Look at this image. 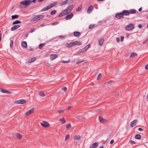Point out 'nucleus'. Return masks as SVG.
I'll list each match as a JSON object with an SVG mask.
<instances>
[{"label": "nucleus", "mask_w": 148, "mask_h": 148, "mask_svg": "<svg viewBox=\"0 0 148 148\" xmlns=\"http://www.w3.org/2000/svg\"><path fill=\"white\" fill-rule=\"evenodd\" d=\"M32 3L31 0H25L21 1L19 4V8H24L28 7Z\"/></svg>", "instance_id": "obj_1"}, {"label": "nucleus", "mask_w": 148, "mask_h": 148, "mask_svg": "<svg viewBox=\"0 0 148 148\" xmlns=\"http://www.w3.org/2000/svg\"><path fill=\"white\" fill-rule=\"evenodd\" d=\"M94 9L92 5H91L89 6L87 10V13H90Z\"/></svg>", "instance_id": "obj_14"}, {"label": "nucleus", "mask_w": 148, "mask_h": 148, "mask_svg": "<svg viewBox=\"0 0 148 148\" xmlns=\"http://www.w3.org/2000/svg\"><path fill=\"white\" fill-rule=\"evenodd\" d=\"M114 142V140H112L110 141V144H112Z\"/></svg>", "instance_id": "obj_57"}, {"label": "nucleus", "mask_w": 148, "mask_h": 148, "mask_svg": "<svg viewBox=\"0 0 148 148\" xmlns=\"http://www.w3.org/2000/svg\"><path fill=\"white\" fill-rule=\"evenodd\" d=\"M66 47L68 48H70L73 46H74V45L73 44V42H71L70 43H67L66 44Z\"/></svg>", "instance_id": "obj_20"}, {"label": "nucleus", "mask_w": 148, "mask_h": 148, "mask_svg": "<svg viewBox=\"0 0 148 148\" xmlns=\"http://www.w3.org/2000/svg\"><path fill=\"white\" fill-rule=\"evenodd\" d=\"M138 130L140 131H143V130L141 128H139L138 129Z\"/></svg>", "instance_id": "obj_58"}, {"label": "nucleus", "mask_w": 148, "mask_h": 148, "mask_svg": "<svg viewBox=\"0 0 148 148\" xmlns=\"http://www.w3.org/2000/svg\"><path fill=\"white\" fill-rule=\"evenodd\" d=\"M45 25V24L42 23L41 24L40 26L41 27H42L44 26Z\"/></svg>", "instance_id": "obj_61"}, {"label": "nucleus", "mask_w": 148, "mask_h": 148, "mask_svg": "<svg viewBox=\"0 0 148 148\" xmlns=\"http://www.w3.org/2000/svg\"><path fill=\"white\" fill-rule=\"evenodd\" d=\"M58 56L57 54H51L50 55V58L51 60H53L56 58Z\"/></svg>", "instance_id": "obj_17"}, {"label": "nucleus", "mask_w": 148, "mask_h": 148, "mask_svg": "<svg viewBox=\"0 0 148 148\" xmlns=\"http://www.w3.org/2000/svg\"><path fill=\"white\" fill-rule=\"evenodd\" d=\"M64 112V110H58L57 112L59 114H62Z\"/></svg>", "instance_id": "obj_41"}, {"label": "nucleus", "mask_w": 148, "mask_h": 148, "mask_svg": "<svg viewBox=\"0 0 148 148\" xmlns=\"http://www.w3.org/2000/svg\"><path fill=\"white\" fill-rule=\"evenodd\" d=\"M129 14H134L136 13V10L135 9H130L129 11Z\"/></svg>", "instance_id": "obj_23"}, {"label": "nucleus", "mask_w": 148, "mask_h": 148, "mask_svg": "<svg viewBox=\"0 0 148 148\" xmlns=\"http://www.w3.org/2000/svg\"><path fill=\"white\" fill-rule=\"evenodd\" d=\"M44 17V16L43 15H38L35 17H34V18L32 19L31 20V21H36V20H39L40 19L42 18H43Z\"/></svg>", "instance_id": "obj_4"}, {"label": "nucleus", "mask_w": 148, "mask_h": 148, "mask_svg": "<svg viewBox=\"0 0 148 148\" xmlns=\"http://www.w3.org/2000/svg\"><path fill=\"white\" fill-rule=\"evenodd\" d=\"M99 119L100 122L101 123H103V121L104 119L101 116H99Z\"/></svg>", "instance_id": "obj_30"}, {"label": "nucleus", "mask_w": 148, "mask_h": 148, "mask_svg": "<svg viewBox=\"0 0 148 148\" xmlns=\"http://www.w3.org/2000/svg\"><path fill=\"white\" fill-rule=\"evenodd\" d=\"M138 121L137 120H134L133 121H132L130 124V126L131 127H133L135 126L138 123Z\"/></svg>", "instance_id": "obj_10"}, {"label": "nucleus", "mask_w": 148, "mask_h": 148, "mask_svg": "<svg viewBox=\"0 0 148 148\" xmlns=\"http://www.w3.org/2000/svg\"><path fill=\"white\" fill-rule=\"evenodd\" d=\"M138 27L139 28H141L142 27V25L141 24H139L138 25Z\"/></svg>", "instance_id": "obj_56"}, {"label": "nucleus", "mask_w": 148, "mask_h": 148, "mask_svg": "<svg viewBox=\"0 0 148 148\" xmlns=\"http://www.w3.org/2000/svg\"><path fill=\"white\" fill-rule=\"evenodd\" d=\"M115 17L118 19L122 18L124 17L122 12L116 13L115 14Z\"/></svg>", "instance_id": "obj_7"}, {"label": "nucleus", "mask_w": 148, "mask_h": 148, "mask_svg": "<svg viewBox=\"0 0 148 148\" xmlns=\"http://www.w3.org/2000/svg\"><path fill=\"white\" fill-rule=\"evenodd\" d=\"M40 125L45 128H48L50 126V124L47 121H43L40 123Z\"/></svg>", "instance_id": "obj_3"}, {"label": "nucleus", "mask_w": 148, "mask_h": 148, "mask_svg": "<svg viewBox=\"0 0 148 148\" xmlns=\"http://www.w3.org/2000/svg\"><path fill=\"white\" fill-rule=\"evenodd\" d=\"M148 40L147 39L145 40L143 42H142L144 44L145 43H146V42L148 41Z\"/></svg>", "instance_id": "obj_55"}, {"label": "nucleus", "mask_w": 148, "mask_h": 148, "mask_svg": "<svg viewBox=\"0 0 148 148\" xmlns=\"http://www.w3.org/2000/svg\"><path fill=\"white\" fill-rule=\"evenodd\" d=\"M137 56V54L136 53L133 52L131 53L130 57L131 58H133L134 57Z\"/></svg>", "instance_id": "obj_28"}, {"label": "nucleus", "mask_w": 148, "mask_h": 148, "mask_svg": "<svg viewBox=\"0 0 148 148\" xmlns=\"http://www.w3.org/2000/svg\"><path fill=\"white\" fill-rule=\"evenodd\" d=\"M73 16V14L72 13H71L69 15H67L65 17V19L66 20H68L71 18Z\"/></svg>", "instance_id": "obj_15"}, {"label": "nucleus", "mask_w": 148, "mask_h": 148, "mask_svg": "<svg viewBox=\"0 0 148 148\" xmlns=\"http://www.w3.org/2000/svg\"><path fill=\"white\" fill-rule=\"evenodd\" d=\"M45 45V44L44 43H42L40 44L39 45V48L40 49H42L43 47Z\"/></svg>", "instance_id": "obj_39"}, {"label": "nucleus", "mask_w": 148, "mask_h": 148, "mask_svg": "<svg viewBox=\"0 0 148 148\" xmlns=\"http://www.w3.org/2000/svg\"><path fill=\"white\" fill-rule=\"evenodd\" d=\"M70 61V60H68V61H62V62H64V63H69V62Z\"/></svg>", "instance_id": "obj_50"}, {"label": "nucleus", "mask_w": 148, "mask_h": 148, "mask_svg": "<svg viewBox=\"0 0 148 148\" xmlns=\"http://www.w3.org/2000/svg\"><path fill=\"white\" fill-rule=\"evenodd\" d=\"M99 143L96 142L92 144L90 147V148H96L99 145Z\"/></svg>", "instance_id": "obj_11"}, {"label": "nucleus", "mask_w": 148, "mask_h": 148, "mask_svg": "<svg viewBox=\"0 0 148 148\" xmlns=\"http://www.w3.org/2000/svg\"><path fill=\"white\" fill-rule=\"evenodd\" d=\"M69 138V134H67L65 137V140L66 141Z\"/></svg>", "instance_id": "obj_40"}, {"label": "nucleus", "mask_w": 148, "mask_h": 148, "mask_svg": "<svg viewBox=\"0 0 148 148\" xmlns=\"http://www.w3.org/2000/svg\"><path fill=\"white\" fill-rule=\"evenodd\" d=\"M36 57L32 58L27 61V62L28 63H31L34 61L36 60Z\"/></svg>", "instance_id": "obj_21"}, {"label": "nucleus", "mask_w": 148, "mask_h": 148, "mask_svg": "<svg viewBox=\"0 0 148 148\" xmlns=\"http://www.w3.org/2000/svg\"><path fill=\"white\" fill-rule=\"evenodd\" d=\"M58 23H59L58 22H56L53 23L52 25H55L58 24Z\"/></svg>", "instance_id": "obj_53"}, {"label": "nucleus", "mask_w": 148, "mask_h": 148, "mask_svg": "<svg viewBox=\"0 0 148 148\" xmlns=\"http://www.w3.org/2000/svg\"><path fill=\"white\" fill-rule=\"evenodd\" d=\"M21 23V21L18 20H16L15 21L13 22L12 23V24L13 25H14L16 24H17L18 23Z\"/></svg>", "instance_id": "obj_34"}, {"label": "nucleus", "mask_w": 148, "mask_h": 148, "mask_svg": "<svg viewBox=\"0 0 148 148\" xmlns=\"http://www.w3.org/2000/svg\"><path fill=\"white\" fill-rule=\"evenodd\" d=\"M134 28V25L132 23H130L129 25L126 26L125 29L127 30H131Z\"/></svg>", "instance_id": "obj_6"}, {"label": "nucleus", "mask_w": 148, "mask_h": 148, "mask_svg": "<svg viewBox=\"0 0 148 148\" xmlns=\"http://www.w3.org/2000/svg\"><path fill=\"white\" fill-rule=\"evenodd\" d=\"M20 25H15L11 28V29L12 31L18 29L20 27Z\"/></svg>", "instance_id": "obj_19"}, {"label": "nucleus", "mask_w": 148, "mask_h": 148, "mask_svg": "<svg viewBox=\"0 0 148 148\" xmlns=\"http://www.w3.org/2000/svg\"><path fill=\"white\" fill-rule=\"evenodd\" d=\"M104 40L103 38H101L100 40H99V44L100 45H102L103 43Z\"/></svg>", "instance_id": "obj_22"}, {"label": "nucleus", "mask_w": 148, "mask_h": 148, "mask_svg": "<svg viewBox=\"0 0 148 148\" xmlns=\"http://www.w3.org/2000/svg\"><path fill=\"white\" fill-rule=\"evenodd\" d=\"M60 38H64V37L63 36H60Z\"/></svg>", "instance_id": "obj_64"}, {"label": "nucleus", "mask_w": 148, "mask_h": 148, "mask_svg": "<svg viewBox=\"0 0 148 148\" xmlns=\"http://www.w3.org/2000/svg\"><path fill=\"white\" fill-rule=\"evenodd\" d=\"M64 14L63 13V12H62V13H61L59 15V16H58V17H61L62 16H64Z\"/></svg>", "instance_id": "obj_45"}, {"label": "nucleus", "mask_w": 148, "mask_h": 148, "mask_svg": "<svg viewBox=\"0 0 148 148\" xmlns=\"http://www.w3.org/2000/svg\"><path fill=\"white\" fill-rule=\"evenodd\" d=\"M74 46L81 45L82 43L80 41H75L73 42Z\"/></svg>", "instance_id": "obj_18"}, {"label": "nucleus", "mask_w": 148, "mask_h": 148, "mask_svg": "<svg viewBox=\"0 0 148 148\" xmlns=\"http://www.w3.org/2000/svg\"><path fill=\"white\" fill-rule=\"evenodd\" d=\"M59 121L62 124H64L66 123V119L63 117H62L60 118L59 119Z\"/></svg>", "instance_id": "obj_12"}, {"label": "nucleus", "mask_w": 148, "mask_h": 148, "mask_svg": "<svg viewBox=\"0 0 148 148\" xmlns=\"http://www.w3.org/2000/svg\"><path fill=\"white\" fill-rule=\"evenodd\" d=\"M22 45L23 47L26 48L27 47V43L25 41H23L22 42Z\"/></svg>", "instance_id": "obj_25"}, {"label": "nucleus", "mask_w": 148, "mask_h": 148, "mask_svg": "<svg viewBox=\"0 0 148 148\" xmlns=\"http://www.w3.org/2000/svg\"><path fill=\"white\" fill-rule=\"evenodd\" d=\"M73 8V5H70L69 6L68 8H67V9H68L69 12H70L72 9Z\"/></svg>", "instance_id": "obj_31"}, {"label": "nucleus", "mask_w": 148, "mask_h": 148, "mask_svg": "<svg viewBox=\"0 0 148 148\" xmlns=\"http://www.w3.org/2000/svg\"><path fill=\"white\" fill-rule=\"evenodd\" d=\"M71 127V125L70 123H69L66 125V128L67 130H68L70 129Z\"/></svg>", "instance_id": "obj_27"}, {"label": "nucleus", "mask_w": 148, "mask_h": 148, "mask_svg": "<svg viewBox=\"0 0 148 148\" xmlns=\"http://www.w3.org/2000/svg\"><path fill=\"white\" fill-rule=\"evenodd\" d=\"M39 95L42 97H44L45 96V94L43 91H40L39 93Z\"/></svg>", "instance_id": "obj_29"}, {"label": "nucleus", "mask_w": 148, "mask_h": 148, "mask_svg": "<svg viewBox=\"0 0 148 148\" xmlns=\"http://www.w3.org/2000/svg\"><path fill=\"white\" fill-rule=\"evenodd\" d=\"M145 68L146 69L148 70V64H147Z\"/></svg>", "instance_id": "obj_60"}, {"label": "nucleus", "mask_w": 148, "mask_h": 148, "mask_svg": "<svg viewBox=\"0 0 148 148\" xmlns=\"http://www.w3.org/2000/svg\"><path fill=\"white\" fill-rule=\"evenodd\" d=\"M13 40H11V42H10V47H12V46H13Z\"/></svg>", "instance_id": "obj_44"}, {"label": "nucleus", "mask_w": 148, "mask_h": 148, "mask_svg": "<svg viewBox=\"0 0 148 148\" xmlns=\"http://www.w3.org/2000/svg\"><path fill=\"white\" fill-rule=\"evenodd\" d=\"M90 47V45L88 44L84 48V51H86Z\"/></svg>", "instance_id": "obj_38"}, {"label": "nucleus", "mask_w": 148, "mask_h": 148, "mask_svg": "<svg viewBox=\"0 0 148 148\" xmlns=\"http://www.w3.org/2000/svg\"><path fill=\"white\" fill-rule=\"evenodd\" d=\"M135 138L138 139H140L141 138V136L139 134H137L135 135Z\"/></svg>", "instance_id": "obj_33"}, {"label": "nucleus", "mask_w": 148, "mask_h": 148, "mask_svg": "<svg viewBox=\"0 0 148 148\" xmlns=\"http://www.w3.org/2000/svg\"><path fill=\"white\" fill-rule=\"evenodd\" d=\"M122 13L123 14V16H128L129 15V12L128 10H123Z\"/></svg>", "instance_id": "obj_13"}, {"label": "nucleus", "mask_w": 148, "mask_h": 148, "mask_svg": "<svg viewBox=\"0 0 148 148\" xmlns=\"http://www.w3.org/2000/svg\"><path fill=\"white\" fill-rule=\"evenodd\" d=\"M121 42L123 41V40H124V37L123 36H121Z\"/></svg>", "instance_id": "obj_51"}, {"label": "nucleus", "mask_w": 148, "mask_h": 148, "mask_svg": "<svg viewBox=\"0 0 148 148\" xmlns=\"http://www.w3.org/2000/svg\"><path fill=\"white\" fill-rule=\"evenodd\" d=\"M116 41L117 42H119L120 41V38H119V37H117L116 38Z\"/></svg>", "instance_id": "obj_54"}, {"label": "nucleus", "mask_w": 148, "mask_h": 148, "mask_svg": "<svg viewBox=\"0 0 148 148\" xmlns=\"http://www.w3.org/2000/svg\"><path fill=\"white\" fill-rule=\"evenodd\" d=\"M34 112V109L33 108L30 109L27 112L25 113V115L26 116H28L29 115L32 114Z\"/></svg>", "instance_id": "obj_9"}, {"label": "nucleus", "mask_w": 148, "mask_h": 148, "mask_svg": "<svg viewBox=\"0 0 148 148\" xmlns=\"http://www.w3.org/2000/svg\"><path fill=\"white\" fill-rule=\"evenodd\" d=\"M74 34L75 36L78 37L80 36V34L79 32H74Z\"/></svg>", "instance_id": "obj_26"}, {"label": "nucleus", "mask_w": 148, "mask_h": 148, "mask_svg": "<svg viewBox=\"0 0 148 148\" xmlns=\"http://www.w3.org/2000/svg\"><path fill=\"white\" fill-rule=\"evenodd\" d=\"M34 30V28L31 29L30 31H29V32L31 33L33 32Z\"/></svg>", "instance_id": "obj_47"}, {"label": "nucleus", "mask_w": 148, "mask_h": 148, "mask_svg": "<svg viewBox=\"0 0 148 148\" xmlns=\"http://www.w3.org/2000/svg\"><path fill=\"white\" fill-rule=\"evenodd\" d=\"M108 122H109V121L108 120L104 119L103 121V123H107Z\"/></svg>", "instance_id": "obj_48"}, {"label": "nucleus", "mask_w": 148, "mask_h": 148, "mask_svg": "<svg viewBox=\"0 0 148 148\" xmlns=\"http://www.w3.org/2000/svg\"><path fill=\"white\" fill-rule=\"evenodd\" d=\"M57 2H56L51 3L50 5L42 9L41 11L42 12L52 8L56 5L57 4Z\"/></svg>", "instance_id": "obj_2"}, {"label": "nucleus", "mask_w": 148, "mask_h": 148, "mask_svg": "<svg viewBox=\"0 0 148 148\" xmlns=\"http://www.w3.org/2000/svg\"><path fill=\"white\" fill-rule=\"evenodd\" d=\"M81 137L80 135H75L74 137V140H79L80 138Z\"/></svg>", "instance_id": "obj_24"}, {"label": "nucleus", "mask_w": 148, "mask_h": 148, "mask_svg": "<svg viewBox=\"0 0 148 148\" xmlns=\"http://www.w3.org/2000/svg\"><path fill=\"white\" fill-rule=\"evenodd\" d=\"M27 102V101L26 100L23 99H21L15 101L14 103L16 104H23L26 103Z\"/></svg>", "instance_id": "obj_5"}, {"label": "nucleus", "mask_w": 148, "mask_h": 148, "mask_svg": "<svg viewBox=\"0 0 148 148\" xmlns=\"http://www.w3.org/2000/svg\"><path fill=\"white\" fill-rule=\"evenodd\" d=\"M56 12V10H53L51 12L50 14L51 15H53L55 14Z\"/></svg>", "instance_id": "obj_42"}, {"label": "nucleus", "mask_w": 148, "mask_h": 148, "mask_svg": "<svg viewBox=\"0 0 148 148\" xmlns=\"http://www.w3.org/2000/svg\"><path fill=\"white\" fill-rule=\"evenodd\" d=\"M102 75L101 74H99L98 76L97 79L98 80H99L100 79Z\"/></svg>", "instance_id": "obj_43"}, {"label": "nucleus", "mask_w": 148, "mask_h": 148, "mask_svg": "<svg viewBox=\"0 0 148 148\" xmlns=\"http://www.w3.org/2000/svg\"><path fill=\"white\" fill-rule=\"evenodd\" d=\"M0 91L3 93H5L10 94L11 92L9 91H7L5 89L3 88H1L0 89Z\"/></svg>", "instance_id": "obj_16"}, {"label": "nucleus", "mask_w": 148, "mask_h": 148, "mask_svg": "<svg viewBox=\"0 0 148 148\" xmlns=\"http://www.w3.org/2000/svg\"><path fill=\"white\" fill-rule=\"evenodd\" d=\"M18 17V15H12V19H14L16 18H17Z\"/></svg>", "instance_id": "obj_37"}, {"label": "nucleus", "mask_w": 148, "mask_h": 148, "mask_svg": "<svg viewBox=\"0 0 148 148\" xmlns=\"http://www.w3.org/2000/svg\"><path fill=\"white\" fill-rule=\"evenodd\" d=\"M142 10V7H141L139 9V10H138L139 11H141Z\"/></svg>", "instance_id": "obj_63"}, {"label": "nucleus", "mask_w": 148, "mask_h": 148, "mask_svg": "<svg viewBox=\"0 0 148 148\" xmlns=\"http://www.w3.org/2000/svg\"><path fill=\"white\" fill-rule=\"evenodd\" d=\"M16 138L18 140H20L23 138V135L19 133H16L15 134Z\"/></svg>", "instance_id": "obj_8"}, {"label": "nucleus", "mask_w": 148, "mask_h": 148, "mask_svg": "<svg viewBox=\"0 0 148 148\" xmlns=\"http://www.w3.org/2000/svg\"><path fill=\"white\" fill-rule=\"evenodd\" d=\"M130 143L131 144H135L136 142L132 140H130Z\"/></svg>", "instance_id": "obj_49"}, {"label": "nucleus", "mask_w": 148, "mask_h": 148, "mask_svg": "<svg viewBox=\"0 0 148 148\" xmlns=\"http://www.w3.org/2000/svg\"><path fill=\"white\" fill-rule=\"evenodd\" d=\"M112 82V81H108L106 82L105 83V84L108 83L109 84H110Z\"/></svg>", "instance_id": "obj_59"}, {"label": "nucleus", "mask_w": 148, "mask_h": 148, "mask_svg": "<svg viewBox=\"0 0 148 148\" xmlns=\"http://www.w3.org/2000/svg\"><path fill=\"white\" fill-rule=\"evenodd\" d=\"M83 61V60H79V61H78L77 62H76V63L77 64H78L79 63H81V62H82Z\"/></svg>", "instance_id": "obj_52"}, {"label": "nucleus", "mask_w": 148, "mask_h": 148, "mask_svg": "<svg viewBox=\"0 0 148 148\" xmlns=\"http://www.w3.org/2000/svg\"><path fill=\"white\" fill-rule=\"evenodd\" d=\"M68 0H67L66 1H63L60 4V5L62 6L66 4L68 2Z\"/></svg>", "instance_id": "obj_36"}, {"label": "nucleus", "mask_w": 148, "mask_h": 148, "mask_svg": "<svg viewBox=\"0 0 148 148\" xmlns=\"http://www.w3.org/2000/svg\"><path fill=\"white\" fill-rule=\"evenodd\" d=\"M62 12L65 15L66 14H68V13H69V12L68 9H65Z\"/></svg>", "instance_id": "obj_32"}, {"label": "nucleus", "mask_w": 148, "mask_h": 148, "mask_svg": "<svg viewBox=\"0 0 148 148\" xmlns=\"http://www.w3.org/2000/svg\"><path fill=\"white\" fill-rule=\"evenodd\" d=\"M62 90H63L66 92L67 90V88L66 87H62Z\"/></svg>", "instance_id": "obj_46"}, {"label": "nucleus", "mask_w": 148, "mask_h": 148, "mask_svg": "<svg viewBox=\"0 0 148 148\" xmlns=\"http://www.w3.org/2000/svg\"><path fill=\"white\" fill-rule=\"evenodd\" d=\"M71 108V106H69L67 108V110H69V109H70Z\"/></svg>", "instance_id": "obj_62"}, {"label": "nucleus", "mask_w": 148, "mask_h": 148, "mask_svg": "<svg viewBox=\"0 0 148 148\" xmlns=\"http://www.w3.org/2000/svg\"><path fill=\"white\" fill-rule=\"evenodd\" d=\"M95 26V24H90L89 25L88 28L90 29H92Z\"/></svg>", "instance_id": "obj_35"}]
</instances>
